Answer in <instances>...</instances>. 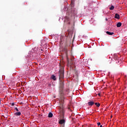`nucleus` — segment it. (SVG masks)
<instances>
[{
  "label": "nucleus",
  "mask_w": 127,
  "mask_h": 127,
  "mask_svg": "<svg viewBox=\"0 0 127 127\" xmlns=\"http://www.w3.org/2000/svg\"><path fill=\"white\" fill-rule=\"evenodd\" d=\"M65 120L64 119H62L60 120L59 122V124H60V125H64L65 124Z\"/></svg>",
  "instance_id": "nucleus-2"
},
{
  "label": "nucleus",
  "mask_w": 127,
  "mask_h": 127,
  "mask_svg": "<svg viewBox=\"0 0 127 127\" xmlns=\"http://www.w3.org/2000/svg\"><path fill=\"white\" fill-rule=\"evenodd\" d=\"M66 8L65 7H64V10H66Z\"/></svg>",
  "instance_id": "nucleus-19"
},
{
  "label": "nucleus",
  "mask_w": 127,
  "mask_h": 127,
  "mask_svg": "<svg viewBox=\"0 0 127 127\" xmlns=\"http://www.w3.org/2000/svg\"><path fill=\"white\" fill-rule=\"evenodd\" d=\"M114 8H115V7L113 5H112L110 7L111 10H113V9H114Z\"/></svg>",
  "instance_id": "nucleus-14"
},
{
  "label": "nucleus",
  "mask_w": 127,
  "mask_h": 127,
  "mask_svg": "<svg viewBox=\"0 0 127 127\" xmlns=\"http://www.w3.org/2000/svg\"><path fill=\"white\" fill-rule=\"evenodd\" d=\"M71 11H72V10H70V11L69 12V9H68L67 10V12H66L67 14L68 15H71V13H72Z\"/></svg>",
  "instance_id": "nucleus-8"
},
{
  "label": "nucleus",
  "mask_w": 127,
  "mask_h": 127,
  "mask_svg": "<svg viewBox=\"0 0 127 127\" xmlns=\"http://www.w3.org/2000/svg\"><path fill=\"white\" fill-rule=\"evenodd\" d=\"M115 18H117V19H120V15H119L118 14H116Z\"/></svg>",
  "instance_id": "nucleus-9"
},
{
  "label": "nucleus",
  "mask_w": 127,
  "mask_h": 127,
  "mask_svg": "<svg viewBox=\"0 0 127 127\" xmlns=\"http://www.w3.org/2000/svg\"><path fill=\"white\" fill-rule=\"evenodd\" d=\"M60 77L62 78H64V72L63 71H60Z\"/></svg>",
  "instance_id": "nucleus-3"
},
{
  "label": "nucleus",
  "mask_w": 127,
  "mask_h": 127,
  "mask_svg": "<svg viewBox=\"0 0 127 127\" xmlns=\"http://www.w3.org/2000/svg\"><path fill=\"white\" fill-rule=\"evenodd\" d=\"M51 78L52 79V80H54V81H56V76L54 75H52Z\"/></svg>",
  "instance_id": "nucleus-5"
},
{
  "label": "nucleus",
  "mask_w": 127,
  "mask_h": 127,
  "mask_svg": "<svg viewBox=\"0 0 127 127\" xmlns=\"http://www.w3.org/2000/svg\"><path fill=\"white\" fill-rule=\"evenodd\" d=\"M98 95H99V96H100V94H98Z\"/></svg>",
  "instance_id": "nucleus-22"
},
{
  "label": "nucleus",
  "mask_w": 127,
  "mask_h": 127,
  "mask_svg": "<svg viewBox=\"0 0 127 127\" xmlns=\"http://www.w3.org/2000/svg\"><path fill=\"white\" fill-rule=\"evenodd\" d=\"M107 34H108V35H113L114 34V32H110L109 31L106 32Z\"/></svg>",
  "instance_id": "nucleus-10"
},
{
  "label": "nucleus",
  "mask_w": 127,
  "mask_h": 127,
  "mask_svg": "<svg viewBox=\"0 0 127 127\" xmlns=\"http://www.w3.org/2000/svg\"><path fill=\"white\" fill-rule=\"evenodd\" d=\"M100 127H103V126L102 125L100 126Z\"/></svg>",
  "instance_id": "nucleus-21"
},
{
  "label": "nucleus",
  "mask_w": 127,
  "mask_h": 127,
  "mask_svg": "<svg viewBox=\"0 0 127 127\" xmlns=\"http://www.w3.org/2000/svg\"><path fill=\"white\" fill-rule=\"evenodd\" d=\"M14 111H16V112H18L19 110H18V109H17V107H16L14 109Z\"/></svg>",
  "instance_id": "nucleus-15"
},
{
  "label": "nucleus",
  "mask_w": 127,
  "mask_h": 127,
  "mask_svg": "<svg viewBox=\"0 0 127 127\" xmlns=\"http://www.w3.org/2000/svg\"><path fill=\"white\" fill-rule=\"evenodd\" d=\"M117 26L118 27H121L122 26V23L121 22H119L117 24Z\"/></svg>",
  "instance_id": "nucleus-12"
},
{
  "label": "nucleus",
  "mask_w": 127,
  "mask_h": 127,
  "mask_svg": "<svg viewBox=\"0 0 127 127\" xmlns=\"http://www.w3.org/2000/svg\"><path fill=\"white\" fill-rule=\"evenodd\" d=\"M64 22H66V23H68V24H70V23L72 21V20L70 19V17L66 16L64 18Z\"/></svg>",
  "instance_id": "nucleus-1"
},
{
  "label": "nucleus",
  "mask_w": 127,
  "mask_h": 127,
  "mask_svg": "<svg viewBox=\"0 0 127 127\" xmlns=\"http://www.w3.org/2000/svg\"><path fill=\"white\" fill-rule=\"evenodd\" d=\"M95 105L96 106V107H100V103H94Z\"/></svg>",
  "instance_id": "nucleus-13"
},
{
  "label": "nucleus",
  "mask_w": 127,
  "mask_h": 127,
  "mask_svg": "<svg viewBox=\"0 0 127 127\" xmlns=\"http://www.w3.org/2000/svg\"><path fill=\"white\" fill-rule=\"evenodd\" d=\"M114 59L115 60H118L119 59V57H118V56H117V54H114Z\"/></svg>",
  "instance_id": "nucleus-7"
},
{
  "label": "nucleus",
  "mask_w": 127,
  "mask_h": 127,
  "mask_svg": "<svg viewBox=\"0 0 127 127\" xmlns=\"http://www.w3.org/2000/svg\"><path fill=\"white\" fill-rule=\"evenodd\" d=\"M63 111V114H64V110L63 109H62Z\"/></svg>",
  "instance_id": "nucleus-17"
},
{
  "label": "nucleus",
  "mask_w": 127,
  "mask_h": 127,
  "mask_svg": "<svg viewBox=\"0 0 127 127\" xmlns=\"http://www.w3.org/2000/svg\"><path fill=\"white\" fill-rule=\"evenodd\" d=\"M11 105L12 106H14V103H12Z\"/></svg>",
  "instance_id": "nucleus-20"
},
{
  "label": "nucleus",
  "mask_w": 127,
  "mask_h": 127,
  "mask_svg": "<svg viewBox=\"0 0 127 127\" xmlns=\"http://www.w3.org/2000/svg\"><path fill=\"white\" fill-rule=\"evenodd\" d=\"M97 125L98 126V127H99V126H101V123H100V122L98 123Z\"/></svg>",
  "instance_id": "nucleus-16"
},
{
  "label": "nucleus",
  "mask_w": 127,
  "mask_h": 127,
  "mask_svg": "<svg viewBox=\"0 0 127 127\" xmlns=\"http://www.w3.org/2000/svg\"><path fill=\"white\" fill-rule=\"evenodd\" d=\"M94 104H95V102L92 101L88 102V106H90V107H92V106L94 105Z\"/></svg>",
  "instance_id": "nucleus-4"
},
{
  "label": "nucleus",
  "mask_w": 127,
  "mask_h": 127,
  "mask_svg": "<svg viewBox=\"0 0 127 127\" xmlns=\"http://www.w3.org/2000/svg\"><path fill=\"white\" fill-rule=\"evenodd\" d=\"M14 115L16 116H21V112H16V113H15Z\"/></svg>",
  "instance_id": "nucleus-6"
},
{
  "label": "nucleus",
  "mask_w": 127,
  "mask_h": 127,
  "mask_svg": "<svg viewBox=\"0 0 127 127\" xmlns=\"http://www.w3.org/2000/svg\"><path fill=\"white\" fill-rule=\"evenodd\" d=\"M67 61L69 62V58L68 57H67Z\"/></svg>",
  "instance_id": "nucleus-18"
},
{
  "label": "nucleus",
  "mask_w": 127,
  "mask_h": 127,
  "mask_svg": "<svg viewBox=\"0 0 127 127\" xmlns=\"http://www.w3.org/2000/svg\"><path fill=\"white\" fill-rule=\"evenodd\" d=\"M53 117V114L51 112H50L48 115V117L52 118Z\"/></svg>",
  "instance_id": "nucleus-11"
}]
</instances>
